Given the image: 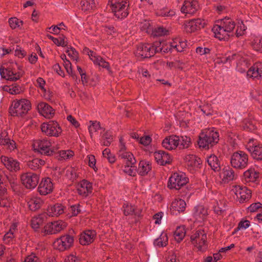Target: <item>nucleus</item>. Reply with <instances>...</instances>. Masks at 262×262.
<instances>
[{"mask_svg":"<svg viewBox=\"0 0 262 262\" xmlns=\"http://www.w3.org/2000/svg\"><path fill=\"white\" fill-rule=\"evenodd\" d=\"M66 176L68 179L73 181L77 177L75 169L72 167H67Z\"/></svg>","mask_w":262,"mask_h":262,"instance_id":"46","label":"nucleus"},{"mask_svg":"<svg viewBox=\"0 0 262 262\" xmlns=\"http://www.w3.org/2000/svg\"><path fill=\"white\" fill-rule=\"evenodd\" d=\"M195 214L196 216H198L200 219L203 220L207 215V211L204 207L200 206L197 208Z\"/></svg>","mask_w":262,"mask_h":262,"instance_id":"49","label":"nucleus"},{"mask_svg":"<svg viewBox=\"0 0 262 262\" xmlns=\"http://www.w3.org/2000/svg\"><path fill=\"white\" fill-rule=\"evenodd\" d=\"M75 231L71 229L69 231V234L61 236L57 238L53 244L55 248L60 251H64L70 249L74 244V236Z\"/></svg>","mask_w":262,"mask_h":262,"instance_id":"4","label":"nucleus"},{"mask_svg":"<svg viewBox=\"0 0 262 262\" xmlns=\"http://www.w3.org/2000/svg\"><path fill=\"white\" fill-rule=\"evenodd\" d=\"M245 159L246 156L243 151L235 152L232 156L231 164H242Z\"/></svg>","mask_w":262,"mask_h":262,"instance_id":"30","label":"nucleus"},{"mask_svg":"<svg viewBox=\"0 0 262 262\" xmlns=\"http://www.w3.org/2000/svg\"><path fill=\"white\" fill-rule=\"evenodd\" d=\"M113 141V135L111 132L107 131L102 135V143L104 146L110 145Z\"/></svg>","mask_w":262,"mask_h":262,"instance_id":"36","label":"nucleus"},{"mask_svg":"<svg viewBox=\"0 0 262 262\" xmlns=\"http://www.w3.org/2000/svg\"><path fill=\"white\" fill-rule=\"evenodd\" d=\"M4 90L12 95L19 94L21 92L20 88L18 85L13 84L10 86H5Z\"/></svg>","mask_w":262,"mask_h":262,"instance_id":"40","label":"nucleus"},{"mask_svg":"<svg viewBox=\"0 0 262 262\" xmlns=\"http://www.w3.org/2000/svg\"><path fill=\"white\" fill-rule=\"evenodd\" d=\"M234 172L233 169L228 166H224L222 168V171L220 173V177L221 179V183L227 184L233 180L234 177Z\"/></svg>","mask_w":262,"mask_h":262,"instance_id":"16","label":"nucleus"},{"mask_svg":"<svg viewBox=\"0 0 262 262\" xmlns=\"http://www.w3.org/2000/svg\"><path fill=\"white\" fill-rule=\"evenodd\" d=\"M24 262H39V258L34 254L28 256Z\"/></svg>","mask_w":262,"mask_h":262,"instance_id":"64","label":"nucleus"},{"mask_svg":"<svg viewBox=\"0 0 262 262\" xmlns=\"http://www.w3.org/2000/svg\"><path fill=\"white\" fill-rule=\"evenodd\" d=\"M189 181L188 178L184 174L174 172L169 178L167 187L170 189L176 190L180 189L183 186L186 185Z\"/></svg>","mask_w":262,"mask_h":262,"instance_id":"6","label":"nucleus"},{"mask_svg":"<svg viewBox=\"0 0 262 262\" xmlns=\"http://www.w3.org/2000/svg\"><path fill=\"white\" fill-rule=\"evenodd\" d=\"M190 240L194 246H198V240L202 241V243L205 245L207 242V235L204 230H198L190 237Z\"/></svg>","mask_w":262,"mask_h":262,"instance_id":"26","label":"nucleus"},{"mask_svg":"<svg viewBox=\"0 0 262 262\" xmlns=\"http://www.w3.org/2000/svg\"><path fill=\"white\" fill-rule=\"evenodd\" d=\"M0 137V144L7 146L10 150H14L16 148L15 143L8 138Z\"/></svg>","mask_w":262,"mask_h":262,"instance_id":"34","label":"nucleus"},{"mask_svg":"<svg viewBox=\"0 0 262 262\" xmlns=\"http://www.w3.org/2000/svg\"><path fill=\"white\" fill-rule=\"evenodd\" d=\"M51 143L47 140H39L34 142L32 147L35 152L42 155H50L53 150L50 148Z\"/></svg>","mask_w":262,"mask_h":262,"instance_id":"7","label":"nucleus"},{"mask_svg":"<svg viewBox=\"0 0 262 262\" xmlns=\"http://www.w3.org/2000/svg\"><path fill=\"white\" fill-rule=\"evenodd\" d=\"M190 144V139L186 136L179 137V145L180 148H186Z\"/></svg>","mask_w":262,"mask_h":262,"instance_id":"38","label":"nucleus"},{"mask_svg":"<svg viewBox=\"0 0 262 262\" xmlns=\"http://www.w3.org/2000/svg\"><path fill=\"white\" fill-rule=\"evenodd\" d=\"M124 208V214L126 216L129 215H135V216H140L142 209L137 208L135 206L127 204H124L123 206Z\"/></svg>","mask_w":262,"mask_h":262,"instance_id":"27","label":"nucleus"},{"mask_svg":"<svg viewBox=\"0 0 262 262\" xmlns=\"http://www.w3.org/2000/svg\"><path fill=\"white\" fill-rule=\"evenodd\" d=\"M186 162L190 163V164H201L202 161L200 158L196 157L193 155H188L185 158Z\"/></svg>","mask_w":262,"mask_h":262,"instance_id":"45","label":"nucleus"},{"mask_svg":"<svg viewBox=\"0 0 262 262\" xmlns=\"http://www.w3.org/2000/svg\"><path fill=\"white\" fill-rule=\"evenodd\" d=\"M67 226V223L62 221L52 222L44 227L43 232L46 234H55L64 229Z\"/></svg>","mask_w":262,"mask_h":262,"instance_id":"11","label":"nucleus"},{"mask_svg":"<svg viewBox=\"0 0 262 262\" xmlns=\"http://www.w3.org/2000/svg\"><path fill=\"white\" fill-rule=\"evenodd\" d=\"M245 25L244 24L243 21H242L241 23L237 26L236 31V36L239 37V36L244 35L245 34Z\"/></svg>","mask_w":262,"mask_h":262,"instance_id":"56","label":"nucleus"},{"mask_svg":"<svg viewBox=\"0 0 262 262\" xmlns=\"http://www.w3.org/2000/svg\"><path fill=\"white\" fill-rule=\"evenodd\" d=\"M168 31L162 27L153 28L151 34L155 36H160L166 35Z\"/></svg>","mask_w":262,"mask_h":262,"instance_id":"44","label":"nucleus"},{"mask_svg":"<svg viewBox=\"0 0 262 262\" xmlns=\"http://www.w3.org/2000/svg\"><path fill=\"white\" fill-rule=\"evenodd\" d=\"M1 76L7 80L16 81L20 77V74L14 71L10 67L7 69L0 68Z\"/></svg>","mask_w":262,"mask_h":262,"instance_id":"21","label":"nucleus"},{"mask_svg":"<svg viewBox=\"0 0 262 262\" xmlns=\"http://www.w3.org/2000/svg\"><path fill=\"white\" fill-rule=\"evenodd\" d=\"M178 40L173 41V45L172 46L173 47L174 50H176L178 52H182L184 48H186L187 45L186 43L184 41H179V42H177Z\"/></svg>","mask_w":262,"mask_h":262,"instance_id":"47","label":"nucleus"},{"mask_svg":"<svg viewBox=\"0 0 262 262\" xmlns=\"http://www.w3.org/2000/svg\"><path fill=\"white\" fill-rule=\"evenodd\" d=\"M73 151L72 150L61 151L60 152L59 155L61 159L67 160L69 159L73 156Z\"/></svg>","mask_w":262,"mask_h":262,"instance_id":"51","label":"nucleus"},{"mask_svg":"<svg viewBox=\"0 0 262 262\" xmlns=\"http://www.w3.org/2000/svg\"><path fill=\"white\" fill-rule=\"evenodd\" d=\"M159 14L163 16L171 17L174 15L175 12L173 10H169L167 8H164L160 11Z\"/></svg>","mask_w":262,"mask_h":262,"instance_id":"53","label":"nucleus"},{"mask_svg":"<svg viewBox=\"0 0 262 262\" xmlns=\"http://www.w3.org/2000/svg\"><path fill=\"white\" fill-rule=\"evenodd\" d=\"M64 207L61 204L57 203L51 206L48 210L50 215L58 216L64 212Z\"/></svg>","mask_w":262,"mask_h":262,"instance_id":"29","label":"nucleus"},{"mask_svg":"<svg viewBox=\"0 0 262 262\" xmlns=\"http://www.w3.org/2000/svg\"><path fill=\"white\" fill-rule=\"evenodd\" d=\"M206 161L208 164H217L220 162L217 157L214 155L208 157L206 159Z\"/></svg>","mask_w":262,"mask_h":262,"instance_id":"61","label":"nucleus"},{"mask_svg":"<svg viewBox=\"0 0 262 262\" xmlns=\"http://www.w3.org/2000/svg\"><path fill=\"white\" fill-rule=\"evenodd\" d=\"M219 133L214 129H205L202 131L198 140L200 148L209 149L219 141Z\"/></svg>","mask_w":262,"mask_h":262,"instance_id":"2","label":"nucleus"},{"mask_svg":"<svg viewBox=\"0 0 262 262\" xmlns=\"http://www.w3.org/2000/svg\"><path fill=\"white\" fill-rule=\"evenodd\" d=\"M173 162V158L169 155L164 152L161 164H170V163Z\"/></svg>","mask_w":262,"mask_h":262,"instance_id":"54","label":"nucleus"},{"mask_svg":"<svg viewBox=\"0 0 262 262\" xmlns=\"http://www.w3.org/2000/svg\"><path fill=\"white\" fill-rule=\"evenodd\" d=\"M53 190V184L49 178L42 180L38 187V191L41 195H47L51 193Z\"/></svg>","mask_w":262,"mask_h":262,"instance_id":"15","label":"nucleus"},{"mask_svg":"<svg viewBox=\"0 0 262 262\" xmlns=\"http://www.w3.org/2000/svg\"><path fill=\"white\" fill-rule=\"evenodd\" d=\"M260 208L262 209V204L259 202L253 203L249 207L247 208L251 212H255Z\"/></svg>","mask_w":262,"mask_h":262,"instance_id":"57","label":"nucleus"},{"mask_svg":"<svg viewBox=\"0 0 262 262\" xmlns=\"http://www.w3.org/2000/svg\"><path fill=\"white\" fill-rule=\"evenodd\" d=\"M164 152L163 151H158L154 153V156L157 163H161Z\"/></svg>","mask_w":262,"mask_h":262,"instance_id":"62","label":"nucleus"},{"mask_svg":"<svg viewBox=\"0 0 262 262\" xmlns=\"http://www.w3.org/2000/svg\"><path fill=\"white\" fill-rule=\"evenodd\" d=\"M30 108L31 104L29 100L20 99L13 102L12 106L10 108V113L12 116H23Z\"/></svg>","mask_w":262,"mask_h":262,"instance_id":"5","label":"nucleus"},{"mask_svg":"<svg viewBox=\"0 0 262 262\" xmlns=\"http://www.w3.org/2000/svg\"><path fill=\"white\" fill-rule=\"evenodd\" d=\"M167 242L168 237L167 234L165 233H162L160 237L155 240L154 245L162 247L166 246L167 244Z\"/></svg>","mask_w":262,"mask_h":262,"instance_id":"33","label":"nucleus"},{"mask_svg":"<svg viewBox=\"0 0 262 262\" xmlns=\"http://www.w3.org/2000/svg\"><path fill=\"white\" fill-rule=\"evenodd\" d=\"M172 45H173V42L168 44L164 41L156 42H155V50L156 53L171 52L174 50Z\"/></svg>","mask_w":262,"mask_h":262,"instance_id":"25","label":"nucleus"},{"mask_svg":"<svg viewBox=\"0 0 262 262\" xmlns=\"http://www.w3.org/2000/svg\"><path fill=\"white\" fill-rule=\"evenodd\" d=\"M249 41L254 50L262 52V38L253 35L250 37Z\"/></svg>","mask_w":262,"mask_h":262,"instance_id":"28","label":"nucleus"},{"mask_svg":"<svg viewBox=\"0 0 262 262\" xmlns=\"http://www.w3.org/2000/svg\"><path fill=\"white\" fill-rule=\"evenodd\" d=\"M259 177V172L252 170H247V178L250 179V181L255 182Z\"/></svg>","mask_w":262,"mask_h":262,"instance_id":"48","label":"nucleus"},{"mask_svg":"<svg viewBox=\"0 0 262 262\" xmlns=\"http://www.w3.org/2000/svg\"><path fill=\"white\" fill-rule=\"evenodd\" d=\"M247 68H248V70L247 71V77L253 78L262 77L261 63H255L251 66V64L248 63L247 61Z\"/></svg>","mask_w":262,"mask_h":262,"instance_id":"12","label":"nucleus"},{"mask_svg":"<svg viewBox=\"0 0 262 262\" xmlns=\"http://www.w3.org/2000/svg\"><path fill=\"white\" fill-rule=\"evenodd\" d=\"M140 27L143 31H145L148 34H151L153 28L150 25V24L147 20H144L141 22L140 25Z\"/></svg>","mask_w":262,"mask_h":262,"instance_id":"43","label":"nucleus"},{"mask_svg":"<svg viewBox=\"0 0 262 262\" xmlns=\"http://www.w3.org/2000/svg\"><path fill=\"white\" fill-rule=\"evenodd\" d=\"M80 6L82 10L89 11L96 7V3L95 0H81Z\"/></svg>","mask_w":262,"mask_h":262,"instance_id":"31","label":"nucleus"},{"mask_svg":"<svg viewBox=\"0 0 262 262\" xmlns=\"http://www.w3.org/2000/svg\"><path fill=\"white\" fill-rule=\"evenodd\" d=\"M206 23L200 18L193 19L185 24V30L188 33L196 31L205 26Z\"/></svg>","mask_w":262,"mask_h":262,"instance_id":"14","label":"nucleus"},{"mask_svg":"<svg viewBox=\"0 0 262 262\" xmlns=\"http://www.w3.org/2000/svg\"><path fill=\"white\" fill-rule=\"evenodd\" d=\"M41 129L46 135L51 136L57 137L61 132L58 124L54 121L42 123Z\"/></svg>","mask_w":262,"mask_h":262,"instance_id":"8","label":"nucleus"},{"mask_svg":"<svg viewBox=\"0 0 262 262\" xmlns=\"http://www.w3.org/2000/svg\"><path fill=\"white\" fill-rule=\"evenodd\" d=\"M96 235L95 230H85L81 233L79 238L81 245H86L92 243Z\"/></svg>","mask_w":262,"mask_h":262,"instance_id":"17","label":"nucleus"},{"mask_svg":"<svg viewBox=\"0 0 262 262\" xmlns=\"http://www.w3.org/2000/svg\"><path fill=\"white\" fill-rule=\"evenodd\" d=\"M21 181L27 189H33L38 183L39 177L36 173L27 172L21 176Z\"/></svg>","mask_w":262,"mask_h":262,"instance_id":"9","label":"nucleus"},{"mask_svg":"<svg viewBox=\"0 0 262 262\" xmlns=\"http://www.w3.org/2000/svg\"><path fill=\"white\" fill-rule=\"evenodd\" d=\"M199 8V5L197 0H186L181 10L183 13L192 14L198 10Z\"/></svg>","mask_w":262,"mask_h":262,"instance_id":"13","label":"nucleus"},{"mask_svg":"<svg viewBox=\"0 0 262 262\" xmlns=\"http://www.w3.org/2000/svg\"><path fill=\"white\" fill-rule=\"evenodd\" d=\"M151 138L148 136L141 137V138H140L139 140V142L141 144H142L145 146H147V145H149L150 144V143L151 142Z\"/></svg>","mask_w":262,"mask_h":262,"instance_id":"60","label":"nucleus"},{"mask_svg":"<svg viewBox=\"0 0 262 262\" xmlns=\"http://www.w3.org/2000/svg\"><path fill=\"white\" fill-rule=\"evenodd\" d=\"M85 52L95 64L103 68H108V62L104 60L100 56L97 55L95 52H94L91 50H89V49H86Z\"/></svg>","mask_w":262,"mask_h":262,"instance_id":"22","label":"nucleus"},{"mask_svg":"<svg viewBox=\"0 0 262 262\" xmlns=\"http://www.w3.org/2000/svg\"><path fill=\"white\" fill-rule=\"evenodd\" d=\"M137 166L138 173L141 176L146 175L149 171L151 167L150 165H136Z\"/></svg>","mask_w":262,"mask_h":262,"instance_id":"41","label":"nucleus"},{"mask_svg":"<svg viewBox=\"0 0 262 262\" xmlns=\"http://www.w3.org/2000/svg\"><path fill=\"white\" fill-rule=\"evenodd\" d=\"M90 123L91 124L89 127V130L92 136L93 133L97 132L100 128V125L99 122L97 121H91Z\"/></svg>","mask_w":262,"mask_h":262,"instance_id":"50","label":"nucleus"},{"mask_svg":"<svg viewBox=\"0 0 262 262\" xmlns=\"http://www.w3.org/2000/svg\"><path fill=\"white\" fill-rule=\"evenodd\" d=\"M39 113L45 118L50 119L54 115V110L48 104L45 102H40L37 104Z\"/></svg>","mask_w":262,"mask_h":262,"instance_id":"18","label":"nucleus"},{"mask_svg":"<svg viewBox=\"0 0 262 262\" xmlns=\"http://www.w3.org/2000/svg\"><path fill=\"white\" fill-rule=\"evenodd\" d=\"M179 137L172 136L166 138L162 142V145L165 148L172 150L179 145Z\"/></svg>","mask_w":262,"mask_h":262,"instance_id":"23","label":"nucleus"},{"mask_svg":"<svg viewBox=\"0 0 262 262\" xmlns=\"http://www.w3.org/2000/svg\"><path fill=\"white\" fill-rule=\"evenodd\" d=\"M186 204L182 199H175L171 204L170 211L172 214H177L183 212L186 208Z\"/></svg>","mask_w":262,"mask_h":262,"instance_id":"19","label":"nucleus"},{"mask_svg":"<svg viewBox=\"0 0 262 262\" xmlns=\"http://www.w3.org/2000/svg\"><path fill=\"white\" fill-rule=\"evenodd\" d=\"M108 6L118 18H123L128 14L127 9L129 5L127 0H109Z\"/></svg>","mask_w":262,"mask_h":262,"instance_id":"3","label":"nucleus"},{"mask_svg":"<svg viewBox=\"0 0 262 262\" xmlns=\"http://www.w3.org/2000/svg\"><path fill=\"white\" fill-rule=\"evenodd\" d=\"M174 238L178 242L180 243L184 237L185 235V231L183 228L180 227H178L174 232Z\"/></svg>","mask_w":262,"mask_h":262,"instance_id":"39","label":"nucleus"},{"mask_svg":"<svg viewBox=\"0 0 262 262\" xmlns=\"http://www.w3.org/2000/svg\"><path fill=\"white\" fill-rule=\"evenodd\" d=\"M235 26L234 22L230 18H225L212 28V30L214 36L220 40L226 39L231 35L232 31Z\"/></svg>","mask_w":262,"mask_h":262,"instance_id":"1","label":"nucleus"},{"mask_svg":"<svg viewBox=\"0 0 262 262\" xmlns=\"http://www.w3.org/2000/svg\"><path fill=\"white\" fill-rule=\"evenodd\" d=\"M21 21H19L16 18H11L9 20L10 26L12 29H15L17 27H19L20 24H21Z\"/></svg>","mask_w":262,"mask_h":262,"instance_id":"58","label":"nucleus"},{"mask_svg":"<svg viewBox=\"0 0 262 262\" xmlns=\"http://www.w3.org/2000/svg\"><path fill=\"white\" fill-rule=\"evenodd\" d=\"M239 189L236 190L235 192V194L236 195L237 199H239L240 203H243L244 201L246 200V195L244 194H242V190H243V187L238 186Z\"/></svg>","mask_w":262,"mask_h":262,"instance_id":"55","label":"nucleus"},{"mask_svg":"<svg viewBox=\"0 0 262 262\" xmlns=\"http://www.w3.org/2000/svg\"><path fill=\"white\" fill-rule=\"evenodd\" d=\"M28 204L30 210L36 211L41 207V201L39 199H32L28 202Z\"/></svg>","mask_w":262,"mask_h":262,"instance_id":"32","label":"nucleus"},{"mask_svg":"<svg viewBox=\"0 0 262 262\" xmlns=\"http://www.w3.org/2000/svg\"><path fill=\"white\" fill-rule=\"evenodd\" d=\"M123 171L130 176H135L138 173L136 165H125Z\"/></svg>","mask_w":262,"mask_h":262,"instance_id":"35","label":"nucleus"},{"mask_svg":"<svg viewBox=\"0 0 262 262\" xmlns=\"http://www.w3.org/2000/svg\"><path fill=\"white\" fill-rule=\"evenodd\" d=\"M249 147L247 146V149L250 152L252 157L258 161L262 159V147L260 146H257L256 143H252V147H251V142H253L254 140L252 139H249Z\"/></svg>","mask_w":262,"mask_h":262,"instance_id":"20","label":"nucleus"},{"mask_svg":"<svg viewBox=\"0 0 262 262\" xmlns=\"http://www.w3.org/2000/svg\"><path fill=\"white\" fill-rule=\"evenodd\" d=\"M80 205H73L71 206L72 215L73 216H77L79 213H80L81 210L80 209Z\"/></svg>","mask_w":262,"mask_h":262,"instance_id":"59","label":"nucleus"},{"mask_svg":"<svg viewBox=\"0 0 262 262\" xmlns=\"http://www.w3.org/2000/svg\"><path fill=\"white\" fill-rule=\"evenodd\" d=\"M43 218L41 216L34 217L31 220V226L35 230H37L39 227L42 225Z\"/></svg>","mask_w":262,"mask_h":262,"instance_id":"42","label":"nucleus"},{"mask_svg":"<svg viewBox=\"0 0 262 262\" xmlns=\"http://www.w3.org/2000/svg\"><path fill=\"white\" fill-rule=\"evenodd\" d=\"M1 158L3 164H5V163H8V164H19V162H16L13 159L5 156H2Z\"/></svg>","mask_w":262,"mask_h":262,"instance_id":"63","label":"nucleus"},{"mask_svg":"<svg viewBox=\"0 0 262 262\" xmlns=\"http://www.w3.org/2000/svg\"><path fill=\"white\" fill-rule=\"evenodd\" d=\"M156 53L155 50V43L153 45L149 44H141L137 50V55L141 58H148Z\"/></svg>","mask_w":262,"mask_h":262,"instance_id":"10","label":"nucleus"},{"mask_svg":"<svg viewBox=\"0 0 262 262\" xmlns=\"http://www.w3.org/2000/svg\"><path fill=\"white\" fill-rule=\"evenodd\" d=\"M119 156L122 159L125 160L127 162H130V164H135L137 162L133 155L129 151L123 152L119 155Z\"/></svg>","mask_w":262,"mask_h":262,"instance_id":"37","label":"nucleus"},{"mask_svg":"<svg viewBox=\"0 0 262 262\" xmlns=\"http://www.w3.org/2000/svg\"><path fill=\"white\" fill-rule=\"evenodd\" d=\"M77 190L79 194L86 196L92 192V183L83 180L81 182Z\"/></svg>","mask_w":262,"mask_h":262,"instance_id":"24","label":"nucleus"},{"mask_svg":"<svg viewBox=\"0 0 262 262\" xmlns=\"http://www.w3.org/2000/svg\"><path fill=\"white\" fill-rule=\"evenodd\" d=\"M65 52L74 60H77L78 53L72 47H67Z\"/></svg>","mask_w":262,"mask_h":262,"instance_id":"52","label":"nucleus"}]
</instances>
